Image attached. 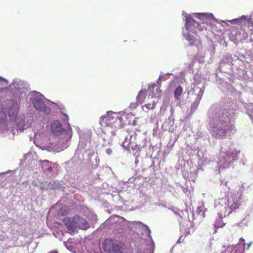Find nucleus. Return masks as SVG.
Wrapping results in <instances>:
<instances>
[{
  "instance_id": "2eb2a0df",
  "label": "nucleus",
  "mask_w": 253,
  "mask_h": 253,
  "mask_svg": "<svg viewBox=\"0 0 253 253\" xmlns=\"http://www.w3.org/2000/svg\"><path fill=\"white\" fill-rule=\"evenodd\" d=\"M156 103L153 101L152 103H149L144 105L143 107L147 108V111L150 109H154L156 107Z\"/></svg>"
},
{
  "instance_id": "ddd939ff",
  "label": "nucleus",
  "mask_w": 253,
  "mask_h": 253,
  "mask_svg": "<svg viewBox=\"0 0 253 253\" xmlns=\"http://www.w3.org/2000/svg\"><path fill=\"white\" fill-rule=\"evenodd\" d=\"M183 92V88L180 85H178L174 91V97L176 100L179 99V97Z\"/></svg>"
},
{
  "instance_id": "9b49d317",
  "label": "nucleus",
  "mask_w": 253,
  "mask_h": 253,
  "mask_svg": "<svg viewBox=\"0 0 253 253\" xmlns=\"http://www.w3.org/2000/svg\"><path fill=\"white\" fill-rule=\"evenodd\" d=\"M19 111L18 104L16 103H14L11 106L10 108L9 109V111L8 112L9 116H13L15 114H17Z\"/></svg>"
},
{
  "instance_id": "f257e3e1",
  "label": "nucleus",
  "mask_w": 253,
  "mask_h": 253,
  "mask_svg": "<svg viewBox=\"0 0 253 253\" xmlns=\"http://www.w3.org/2000/svg\"><path fill=\"white\" fill-rule=\"evenodd\" d=\"M232 114H229L227 111H225L222 114L218 115V119L213 124L211 129V133L214 137H223L228 131L232 130L234 128L233 125L226 123V121L232 116Z\"/></svg>"
},
{
  "instance_id": "1a4fd4ad",
  "label": "nucleus",
  "mask_w": 253,
  "mask_h": 253,
  "mask_svg": "<svg viewBox=\"0 0 253 253\" xmlns=\"http://www.w3.org/2000/svg\"><path fill=\"white\" fill-rule=\"evenodd\" d=\"M51 131L53 134H58L61 129V125L58 121L55 120L51 124Z\"/></svg>"
},
{
  "instance_id": "412c9836",
  "label": "nucleus",
  "mask_w": 253,
  "mask_h": 253,
  "mask_svg": "<svg viewBox=\"0 0 253 253\" xmlns=\"http://www.w3.org/2000/svg\"><path fill=\"white\" fill-rule=\"evenodd\" d=\"M46 170L47 171H52V167H49L47 169H46Z\"/></svg>"
},
{
  "instance_id": "4468645a",
  "label": "nucleus",
  "mask_w": 253,
  "mask_h": 253,
  "mask_svg": "<svg viewBox=\"0 0 253 253\" xmlns=\"http://www.w3.org/2000/svg\"><path fill=\"white\" fill-rule=\"evenodd\" d=\"M224 223L223 222L222 219L220 218L216 220L214 222V226L216 228L222 227L224 225Z\"/></svg>"
},
{
  "instance_id": "6ab92c4d",
  "label": "nucleus",
  "mask_w": 253,
  "mask_h": 253,
  "mask_svg": "<svg viewBox=\"0 0 253 253\" xmlns=\"http://www.w3.org/2000/svg\"><path fill=\"white\" fill-rule=\"evenodd\" d=\"M126 138L124 140V142L123 143V146L126 149H129V144L128 143L127 144H126Z\"/></svg>"
},
{
  "instance_id": "f03ea898",
  "label": "nucleus",
  "mask_w": 253,
  "mask_h": 253,
  "mask_svg": "<svg viewBox=\"0 0 253 253\" xmlns=\"http://www.w3.org/2000/svg\"><path fill=\"white\" fill-rule=\"evenodd\" d=\"M243 199V194L241 191L237 192L228 199L225 207L224 216H228L238 209L241 204V200Z\"/></svg>"
},
{
  "instance_id": "39448f33",
  "label": "nucleus",
  "mask_w": 253,
  "mask_h": 253,
  "mask_svg": "<svg viewBox=\"0 0 253 253\" xmlns=\"http://www.w3.org/2000/svg\"><path fill=\"white\" fill-rule=\"evenodd\" d=\"M32 103L37 110L42 112H45L47 110V108L44 104L43 96L39 93H38L37 96L33 98Z\"/></svg>"
},
{
  "instance_id": "b1692460",
  "label": "nucleus",
  "mask_w": 253,
  "mask_h": 253,
  "mask_svg": "<svg viewBox=\"0 0 253 253\" xmlns=\"http://www.w3.org/2000/svg\"><path fill=\"white\" fill-rule=\"evenodd\" d=\"M111 151H111V149H107V153L108 154H110V153H111Z\"/></svg>"
},
{
  "instance_id": "f8f14e48",
  "label": "nucleus",
  "mask_w": 253,
  "mask_h": 253,
  "mask_svg": "<svg viewBox=\"0 0 253 253\" xmlns=\"http://www.w3.org/2000/svg\"><path fill=\"white\" fill-rule=\"evenodd\" d=\"M146 96V92L145 91H143L142 90H141L139 91L137 96L136 97V100L139 103H142Z\"/></svg>"
},
{
  "instance_id": "6e6552de",
  "label": "nucleus",
  "mask_w": 253,
  "mask_h": 253,
  "mask_svg": "<svg viewBox=\"0 0 253 253\" xmlns=\"http://www.w3.org/2000/svg\"><path fill=\"white\" fill-rule=\"evenodd\" d=\"M77 228L82 230H86L89 228L90 225L88 222L83 217L76 215Z\"/></svg>"
},
{
  "instance_id": "9d476101",
  "label": "nucleus",
  "mask_w": 253,
  "mask_h": 253,
  "mask_svg": "<svg viewBox=\"0 0 253 253\" xmlns=\"http://www.w3.org/2000/svg\"><path fill=\"white\" fill-rule=\"evenodd\" d=\"M125 249V245L124 243L116 241L111 253H123Z\"/></svg>"
},
{
  "instance_id": "4be33fe9",
  "label": "nucleus",
  "mask_w": 253,
  "mask_h": 253,
  "mask_svg": "<svg viewBox=\"0 0 253 253\" xmlns=\"http://www.w3.org/2000/svg\"><path fill=\"white\" fill-rule=\"evenodd\" d=\"M49 164V161L47 160H44L42 162V164L48 165Z\"/></svg>"
},
{
  "instance_id": "a878e982",
  "label": "nucleus",
  "mask_w": 253,
  "mask_h": 253,
  "mask_svg": "<svg viewBox=\"0 0 253 253\" xmlns=\"http://www.w3.org/2000/svg\"><path fill=\"white\" fill-rule=\"evenodd\" d=\"M50 253H58V252L57 251H52Z\"/></svg>"
},
{
  "instance_id": "bb28decb",
  "label": "nucleus",
  "mask_w": 253,
  "mask_h": 253,
  "mask_svg": "<svg viewBox=\"0 0 253 253\" xmlns=\"http://www.w3.org/2000/svg\"><path fill=\"white\" fill-rule=\"evenodd\" d=\"M123 117L125 118H126V114H123Z\"/></svg>"
},
{
  "instance_id": "20e7f679",
  "label": "nucleus",
  "mask_w": 253,
  "mask_h": 253,
  "mask_svg": "<svg viewBox=\"0 0 253 253\" xmlns=\"http://www.w3.org/2000/svg\"><path fill=\"white\" fill-rule=\"evenodd\" d=\"M76 219V215L73 217L66 216L63 219V222L70 234H74L77 231Z\"/></svg>"
},
{
  "instance_id": "393cba45",
  "label": "nucleus",
  "mask_w": 253,
  "mask_h": 253,
  "mask_svg": "<svg viewBox=\"0 0 253 253\" xmlns=\"http://www.w3.org/2000/svg\"><path fill=\"white\" fill-rule=\"evenodd\" d=\"M250 246H251V243H250V244H247V248H246L247 250L249 249V248H250Z\"/></svg>"
},
{
  "instance_id": "f3484780",
  "label": "nucleus",
  "mask_w": 253,
  "mask_h": 253,
  "mask_svg": "<svg viewBox=\"0 0 253 253\" xmlns=\"http://www.w3.org/2000/svg\"><path fill=\"white\" fill-rule=\"evenodd\" d=\"M6 117L5 114L3 112L0 111V123L3 121Z\"/></svg>"
},
{
  "instance_id": "dca6fc26",
  "label": "nucleus",
  "mask_w": 253,
  "mask_h": 253,
  "mask_svg": "<svg viewBox=\"0 0 253 253\" xmlns=\"http://www.w3.org/2000/svg\"><path fill=\"white\" fill-rule=\"evenodd\" d=\"M197 18L201 20H204L205 18L207 17V15L204 13H196Z\"/></svg>"
},
{
  "instance_id": "aec40b11",
  "label": "nucleus",
  "mask_w": 253,
  "mask_h": 253,
  "mask_svg": "<svg viewBox=\"0 0 253 253\" xmlns=\"http://www.w3.org/2000/svg\"><path fill=\"white\" fill-rule=\"evenodd\" d=\"M1 82H4L6 84L7 83L6 81L4 79L0 77V83H1Z\"/></svg>"
},
{
  "instance_id": "7ed1b4c3",
  "label": "nucleus",
  "mask_w": 253,
  "mask_h": 253,
  "mask_svg": "<svg viewBox=\"0 0 253 253\" xmlns=\"http://www.w3.org/2000/svg\"><path fill=\"white\" fill-rule=\"evenodd\" d=\"M123 118L118 114L112 112H108L107 114L101 116L100 118V124L103 126L116 127L115 124L117 121L123 123Z\"/></svg>"
},
{
  "instance_id": "a211bd4d",
  "label": "nucleus",
  "mask_w": 253,
  "mask_h": 253,
  "mask_svg": "<svg viewBox=\"0 0 253 253\" xmlns=\"http://www.w3.org/2000/svg\"><path fill=\"white\" fill-rule=\"evenodd\" d=\"M182 231L183 232V233L185 236H187L190 234V230L189 227H187L186 229H181Z\"/></svg>"
},
{
  "instance_id": "0eeeda50",
  "label": "nucleus",
  "mask_w": 253,
  "mask_h": 253,
  "mask_svg": "<svg viewBox=\"0 0 253 253\" xmlns=\"http://www.w3.org/2000/svg\"><path fill=\"white\" fill-rule=\"evenodd\" d=\"M115 241V240L111 238L106 239L102 244V248L104 251L106 252L111 253Z\"/></svg>"
},
{
  "instance_id": "5701e85b",
  "label": "nucleus",
  "mask_w": 253,
  "mask_h": 253,
  "mask_svg": "<svg viewBox=\"0 0 253 253\" xmlns=\"http://www.w3.org/2000/svg\"><path fill=\"white\" fill-rule=\"evenodd\" d=\"M240 241L241 242H242L243 243V245H244V246H245V240H244V239H243L242 238H240Z\"/></svg>"
},
{
  "instance_id": "423d86ee",
  "label": "nucleus",
  "mask_w": 253,
  "mask_h": 253,
  "mask_svg": "<svg viewBox=\"0 0 253 253\" xmlns=\"http://www.w3.org/2000/svg\"><path fill=\"white\" fill-rule=\"evenodd\" d=\"M200 25V24L196 21L191 15L189 14L185 15V27L187 30H190L191 29L192 26H193L195 28H198L200 30H202V28L199 27Z\"/></svg>"
}]
</instances>
